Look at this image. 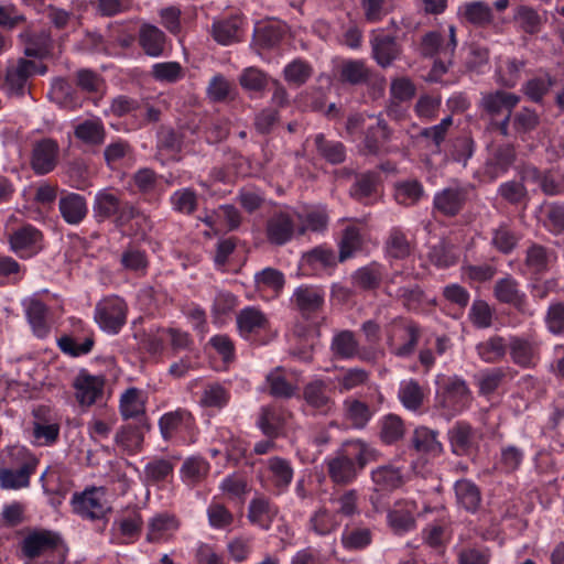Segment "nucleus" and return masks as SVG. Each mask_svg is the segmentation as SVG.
Instances as JSON below:
<instances>
[{"label": "nucleus", "mask_w": 564, "mask_h": 564, "mask_svg": "<svg viewBox=\"0 0 564 564\" xmlns=\"http://www.w3.org/2000/svg\"><path fill=\"white\" fill-rule=\"evenodd\" d=\"M376 451L361 440L345 442L334 457L327 460V471L336 484H348L371 460Z\"/></svg>", "instance_id": "1"}, {"label": "nucleus", "mask_w": 564, "mask_h": 564, "mask_svg": "<svg viewBox=\"0 0 564 564\" xmlns=\"http://www.w3.org/2000/svg\"><path fill=\"white\" fill-rule=\"evenodd\" d=\"M471 401L470 391L466 382L458 377L443 378L436 392L437 404L456 414L466 409Z\"/></svg>", "instance_id": "2"}, {"label": "nucleus", "mask_w": 564, "mask_h": 564, "mask_svg": "<svg viewBox=\"0 0 564 564\" xmlns=\"http://www.w3.org/2000/svg\"><path fill=\"white\" fill-rule=\"evenodd\" d=\"M73 511L84 519L96 520L104 518L110 506L104 488H89L72 497Z\"/></svg>", "instance_id": "3"}, {"label": "nucleus", "mask_w": 564, "mask_h": 564, "mask_svg": "<svg viewBox=\"0 0 564 564\" xmlns=\"http://www.w3.org/2000/svg\"><path fill=\"white\" fill-rule=\"evenodd\" d=\"M128 307L119 296L102 299L95 310V321L105 332L116 334L126 324Z\"/></svg>", "instance_id": "4"}, {"label": "nucleus", "mask_w": 564, "mask_h": 564, "mask_svg": "<svg viewBox=\"0 0 564 564\" xmlns=\"http://www.w3.org/2000/svg\"><path fill=\"white\" fill-rule=\"evenodd\" d=\"M94 210L100 218L115 217L119 226L139 217L138 212L131 205L123 204L115 193L107 189L100 191L96 195Z\"/></svg>", "instance_id": "5"}, {"label": "nucleus", "mask_w": 564, "mask_h": 564, "mask_svg": "<svg viewBox=\"0 0 564 564\" xmlns=\"http://www.w3.org/2000/svg\"><path fill=\"white\" fill-rule=\"evenodd\" d=\"M300 220V212L291 208L274 214L267 226L269 240L275 245L288 242L297 232V221Z\"/></svg>", "instance_id": "6"}, {"label": "nucleus", "mask_w": 564, "mask_h": 564, "mask_svg": "<svg viewBox=\"0 0 564 564\" xmlns=\"http://www.w3.org/2000/svg\"><path fill=\"white\" fill-rule=\"evenodd\" d=\"M178 528L180 521L175 516L156 513L148 521L145 539L150 543H165L175 535Z\"/></svg>", "instance_id": "7"}, {"label": "nucleus", "mask_w": 564, "mask_h": 564, "mask_svg": "<svg viewBox=\"0 0 564 564\" xmlns=\"http://www.w3.org/2000/svg\"><path fill=\"white\" fill-rule=\"evenodd\" d=\"M39 70L33 61L19 59L7 69L3 88L10 95L21 96L24 94L28 78Z\"/></svg>", "instance_id": "8"}, {"label": "nucleus", "mask_w": 564, "mask_h": 564, "mask_svg": "<svg viewBox=\"0 0 564 564\" xmlns=\"http://www.w3.org/2000/svg\"><path fill=\"white\" fill-rule=\"evenodd\" d=\"M494 293L499 302L510 304L521 313L533 314L527 306L525 294L520 291L519 283L512 276L498 280Z\"/></svg>", "instance_id": "9"}, {"label": "nucleus", "mask_w": 564, "mask_h": 564, "mask_svg": "<svg viewBox=\"0 0 564 564\" xmlns=\"http://www.w3.org/2000/svg\"><path fill=\"white\" fill-rule=\"evenodd\" d=\"M37 458L28 455L19 469L4 468L0 471V485L4 489L18 490L26 488L30 484V477L34 474L37 466Z\"/></svg>", "instance_id": "10"}, {"label": "nucleus", "mask_w": 564, "mask_h": 564, "mask_svg": "<svg viewBox=\"0 0 564 564\" xmlns=\"http://www.w3.org/2000/svg\"><path fill=\"white\" fill-rule=\"evenodd\" d=\"M303 398L308 406L322 414H328L335 408V401L329 395V388L323 380L307 383L303 390Z\"/></svg>", "instance_id": "11"}, {"label": "nucleus", "mask_w": 564, "mask_h": 564, "mask_svg": "<svg viewBox=\"0 0 564 564\" xmlns=\"http://www.w3.org/2000/svg\"><path fill=\"white\" fill-rule=\"evenodd\" d=\"M41 232L31 226H25L10 236L11 249L22 258H29L41 249Z\"/></svg>", "instance_id": "12"}, {"label": "nucleus", "mask_w": 564, "mask_h": 564, "mask_svg": "<svg viewBox=\"0 0 564 564\" xmlns=\"http://www.w3.org/2000/svg\"><path fill=\"white\" fill-rule=\"evenodd\" d=\"M419 337L420 332L415 324H397L393 328V335L390 337V344L393 352L401 357L410 355L414 350Z\"/></svg>", "instance_id": "13"}, {"label": "nucleus", "mask_w": 564, "mask_h": 564, "mask_svg": "<svg viewBox=\"0 0 564 564\" xmlns=\"http://www.w3.org/2000/svg\"><path fill=\"white\" fill-rule=\"evenodd\" d=\"M58 145L51 139L37 142L32 151L31 165L35 173L46 174L51 172L57 161Z\"/></svg>", "instance_id": "14"}, {"label": "nucleus", "mask_w": 564, "mask_h": 564, "mask_svg": "<svg viewBox=\"0 0 564 564\" xmlns=\"http://www.w3.org/2000/svg\"><path fill=\"white\" fill-rule=\"evenodd\" d=\"M73 386L77 401L82 405L88 406L100 398L104 389V380L100 377L82 372L76 377Z\"/></svg>", "instance_id": "15"}, {"label": "nucleus", "mask_w": 564, "mask_h": 564, "mask_svg": "<svg viewBox=\"0 0 564 564\" xmlns=\"http://www.w3.org/2000/svg\"><path fill=\"white\" fill-rule=\"evenodd\" d=\"M292 302L304 316L318 312L324 304V292L317 286H299L292 296Z\"/></svg>", "instance_id": "16"}, {"label": "nucleus", "mask_w": 564, "mask_h": 564, "mask_svg": "<svg viewBox=\"0 0 564 564\" xmlns=\"http://www.w3.org/2000/svg\"><path fill=\"white\" fill-rule=\"evenodd\" d=\"M58 542L59 539L56 534L50 531H37L23 540L22 549L28 557L34 558L53 551Z\"/></svg>", "instance_id": "17"}, {"label": "nucleus", "mask_w": 564, "mask_h": 564, "mask_svg": "<svg viewBox=\"0 0 564 564\" xmlns=\"http://www.w3.org/2000/svg\"><path fill=\"white\" fill-rule=\"evenodd\" d=\"M58 207L63 219L69 225L82 223L88 212L85 198L76 193H68L62 196Z\"/></svg>", "instance_id": "18"}, {"label": "nucleus", "mask_w": 564, "mask_h": 564, "mask_svg": "<svg viewBox=\"0 0 564 564\" xmlns=\"http://www.w3.org/2000/svg\"><path fill=\"white\" fill-rule=\"evenodd\" d=\"M416 505L413 500L398 501L389 512L388 519L392 530L397 533H403L414 528L413 513Z\"/></svg>", "instance_id": "19"}, {"label": "nucleus", "mask_w": 564, "mask_h": 564, "mask_svg": "<svg viewBox=\"0 0 564 564\" xmlns=\"http://www.w3.org/2000/svg\"><path fill=\"white\" fill-rule=\"evenodd\" d=\"M520 101L519 96L512 93L497 90L485 94L481 98V107L491 116L501 115L503 111L510 113Z\"/></svg>", "instance_id": "20"}, {"label": "nucleus", "mask_w": 564, "mask_h": 564, "mask_svg": "<svg viewBox=\"0 0 564 564\" xmlns=\"http://www.w3.org/2000/svg\"><path fill=\"white\" fill-rule=\"evenodd\" d=\"M448 435L453 452L458 455L468 454L477 443V434L467 423H457Z\"/></svg>", "instance_id": "21"}, {"label": "nucleus", "mask_w": 564, "mask_h": 564, "mask_svg": "<svg viewBox=\"0 0 564 564\" xmlns=\"http://www.w3.org/2000/svg\"><path fill=\"white\" fill-rule=\"evenodd\" d=\"M343 415L352 427L362 429L370 421L372 412L365 402L355 398H347L343 402Z\"/></svg>", "instance_id": "22"}, {"label": "nucleus", "mask_w": 564, "mask_h": 564, "mask_svg": "<svg viewBox=\"0 0 564 564\" xmlns=\"http://www.w3.org/2000/svg\"><path fill=\"white\" fill-rule=\"evenodd\" d=\"M140 45L149 56H160L165 47V35L156 26L143 24L139 33Z\"/></svg>", "instance_id": "23"}, {"label": "nucleus", "mask_w": 564, "mask_h": 564, "mask_svg": "<svg viewBox=\"0 0 564 564\" xmlns=\"http://www.w3.org/2000/svg\"><path fill=\"white\" fill-rule=\"evenodd\" d=\"M159 425L163 437L167 440L181 429H189L193 425V416L188 411L178 409L165 413L160 419Z\"/></svg>", "instance_id": "24"}, {"label": "nucleus", "mask_w": 564, "mask_h": 564, "mask_svg": "<svg viewBox=\"0 0 564 564\" xmlns=\"http://www.w3.org/2000/svg\"><path fill=\"white\" fill-rule=\"evenodd\" d=\"M340 524L337 513L325 506L319 507L310 518L308 528L315 534L327 535L334 532Z\"/></svg>", "instance_id": "25"}, {"label": "nucleus", "mask_w": 564, "mask_h": 564, "mask_svg": "<svg viewBox=\"0 0 564 564\" xmlns=\"http://www.w3.org/2000/svg\"><path fill=\"white\" fill-rule=\"evenodd\" d=\"M458 14L467 22L478 26L490 24L494 20L491 8L482 1H471L462 4L458 9Z\"/></svg>", "instance_id": "26"}, {"label": "nucleus", "mask_w": 564, "mask_h": 564, "mask_svg": "<svg viewBox=\"0 0 564 564\" xmlns=\"http://www.w3.org/2000/svg\"><path fill=\"white\" fill-rule=\"evenodd\" d=\"M276 514L275 508L263 497H257L251 500L248 518L260 528L268 529Z\"/></svg>", "instance_id": "27"}, {"label": "nucleus", "mask_w": 564, "mask_h": 564, "mask_svg": "<svg viewBox=\"0 0 564 564\" xmlns=\"http://www.w3.org/2000/svg\"><path fill=\"white\" fill-rule=\"evenodd\" d=\"M455 28L449 26V40L444 44L443 39L437 32L426 34L422 41V50L426 55L435 53H443L445 56H451L456 47Z\"/></svg>", "instance_id": "28"}, {"label": "nucleus", "mask_w": 564, "mask_h": 564, "mask_svg": "<svg viewBox=\"0 0 564 564\" xmlns=\"http://www.w3.org/2000/svg\"><path fill=\"white\" fill-rule=\"evenodd\" d=\"M424 196V188L416 180H405L395 183L394 199L403 206H413Z\"/></svg>", "instance_id": "29"}, {"label": "nucleus", "mask_w": 564, "mask_h": 564, "mask_svg": "<svg viewBox=\"0 0 564 564\" xmlns=\"http://www.w3.org/2000/svg\"><path fill=\"white\" fill-rule=\"evenodd\" d=\"M412 442L417 452L431 457L438 456L443 451L436 432L426 427H417L414 431Z\"/></svg>", "instance_id": "30"}, {"label": "nucleus", "mask_w": 564, "mask_h": 564, "mask_svg": "<svg viewBox=\"0 0 564 564\" xmlns=\"http://www.w3.org/2000/svg\"><path fill=\"white\" fill-rule=\"evenodd\" d=\"M269 479L279 491L286 488L293 478V468L290 463L280 457L268 460Z\"/></svg>", "instance_id": "31"}, {"label": "nucleus", "mask_w": 564, "mask_h": 564, "mask_svg": "<svg viewBox=\"0 0 564 564\" xmlns=\"http://www.w3.org/2000/svg\"><path fill=\"white\" fill-rule=\"evenodd\" d=\"M241 20L230 18L213 24V37L221 45H229L240 40Z\"/></svg>", "instance_id": "32"}, {"label": "nucleus", "mask_w": 564, "mask_h": 564, "mask_svg": "<svg viewBox=\"0 0 564 564\" xmlns=\"http://www.w3.org/2000/svg\"><path fill=\"white\" fill-rule=\"evenodd\" d=\"M371 44L373 57L382 67L389 66L399 54L398 45L390 36L376 35Z\"/></svg>", "instance_id": "33"}, {"label": "nucleus", "mask_w": 564, "mask_h": 564, "mask_svg": "<svg viewBox=\"0 0 564 564\" xmlns=\"http://www.w3.org/2000/svg\"><path fill=\"white\" fill-rule=\"evenodd\" d=\"M301 220L297 221V232L304 235L307 231H322L327 227L328 216L324 208H310L300 212Z\"/></svg>", "instance_id": "34"}, {"label": "nucleus", "mask_w": 564, "mask_h": 564, "mask_svg": "<svg viewBox=\"0 0 564 564\" xmlns=\"http://www.w3.org/2000/svg\"><path fill=\"white\" fill-rule=\"evenodd\" d=\"M456 500L467 511L474 512L480 505V491L475 484L469 480H458L455 485Z\"/></svg>", "instance_id": "35"}, {"label": "nucleus", "mask_w": 564, "mask_h": 564, "mask_svg": "<svg viewBox=\"0 0 564 564\" xmlns=\"http://www.w3.org/2000/svg\"><path fill=\"white\" fill-rule=\"evenodd\" d=\"M465 200L460 188H446L434 198L435 208L445 215H455Z\"/></svg>", "instance_id": "36"}, {"label": "nucleus", "mask_w": 564, "mask_h": 564, "mask_svg": "<svg viewBox=\"0 0 564 564\" xmlns=\"http://www.w3.org/2000/svg\"><path fill=\"white\" fill-rule=\"evenodd\" d=\"M120 413L124 419L144 413V397L137 388L127 389L120 397Z\"/></svg>", "instance_id": "37"}, {"label": "nucleus", "mask_w": 564, "mask_h": 564, "mask_svg": "<svg viewBox=\"0 0 564 564\" xmlns=\"http://www.w3.org/2000/svg\"><path fill=\"white\" fill-rule=\"evenodd\" d=\"M75 137L88 144H100L105 140V128L100 119L85 120L75 128Z\"/></svg>", "instance_id": "38"}, {"label": "nucleus", "mask_w": 564, "mask_h": 564, "mask_svg": "<svg viewBox=\"0 0 564 564\" xmlns=\"http://www.w3.org/2000/svg\"><path fill=\"white\" fill-rule=\"evenodd\" d=\"M257 288L260 292H269L270 296H276L284 286L283 274L272 268H265L256 275Z\"/></svg>", "instance_id": "39"}, {"label": "nucleus", "mask_w": 564, "mask_h": 564, "mask_svg": "<svg viewBox=\"0 0 564 564\" xmlns=\"http://www.w3.org/2000/svg\"><path fill=\"white\" fill-rule=\"evenodd\" d=\"M26 315L29 318L30 324L32 325L33 332L42 337L47 333V325H46V307L45 305L35 300V299H29L24 303Z\"/></svg>", "instance_id": "40"}, {"label": "nucleus", "mask_w": 564, "mask_h": 564, "mask_svg": "<svg viewBox=\"0 0 564 564\" xmlns=\"http://www.w3.org/2000/svg\"><path fill=\"white\" fill-rule=\"evenodd\" d=\"M510 355L516 364L528 367L535 361L536 347L525 339L513 338L510 343Z\"/></svg>", "instance_id": "41"}, {"label": "nucleus", "mask_w": 564, "mask_h": 564, "mask_svg": "<svg viewBox=\"0 0 564 564\" xmlns=\"http://www.w3.org/2000/svg\"><path fill=\"white\" fill-rule=\"evenodd\" d=\"M237 324L242 334H250L267 325L264 314L254 307L243 308L237 316Z\"/></svg>", "instance_id": "42"}, {"label": "nucleus", "mask_w": 564, "mask_h": 564, "mask_svg": "<svg viewBox=\"0 0 564 564\" xmlns=\"http://www.w3.org/2000/svg\"><path fill=\"white\" fill-rule=\"evenodd\" d=\"M516 153L511 145H503L498 148L487 164V172L491 176L497 177L512 164Z\"/></svg>", "instance_id": "43"}, {"label": "nucleus", "mask_w": 564, "mask_h": 564, "mask_svg": "<svg viewBox=\"0 0 564 564\" xmlns=\"http://www.w3.org/2000/svg\"><path fill=\"white\" fill-rule=\"evenodd\" d=\"M524 61L517 58H507L500 62L497 68L498 82L507 87H513L520 78V73L524 67Z\"/></svg>", "instance_id": "44"}, {"label": "nucleus", "mask_w": 564, "mask_h": 564, "mask_svg": "<svg viewBox=\"0 0 564 564\" xmlns=\"http://www.w3.org/2000/svg\"><path fill=\"white\" fill-rule=\"evenodd\" d=\"M155 339L158 344L151 346L154 352L161 349L163 343H170L175 350L186 349L191 345L188 335L174 328L158 330Z\"/></svg>", "instance_id": "45"}, {"label": "nucleus", "mask_w": 564, "mask_h": 564, "mask_svg": "<svg viewBox=\"0 0 564 564\" xmlns=\"http://www.w3.org/2000/svg\"><path fill=\"white\" fill-rule=\"evenodd\" d=\"M513 19L518 26L529 34L538 33L543 23L541 15L532 8L525 6L517 8Z\"/></svg>", "instance_id": "46"}, {"label": "nucleus", "mask_w": 564, "mask_h": 564, "mask_svg": "<svg viewBox=\"0 0 564 564\" xmlns=\"http://www.w3.org/2000/svg\"><path fill=\"white\" fill-rule=\"evenodd\" d=\"M209 471V465L206 460L197 457L186 459L182 466V479L189 485L202 481Z\"/></svg>", "instance_id": "47"}, {"label": "nucleus", "mask_w": 564, "mask_h": 564, "mask_svg": "<svg viewBox=\"0 0 564 564\" xmlns=\"http://www.w3.org/2000/svg\"><path fill=\"white\" fill-rule=\"evenodd\" d=\"M372 480L379 490H392L401 486L402 476L398 468L381 466L372 471Z\"/></svg>", "instance_id": "48"}, {"label": "nucleus", "mask_w": 564, "mask_h": 564, "mask_svg": "<svg viewBox=\"0 0 564 564\" xmlns=\"http://www.w3.org/2000/svg\"><path fill=\"white\" fill-rule=\"evenodd\" d=\"M399 399L406 409L414 411L422 405L424 393L416 381L408 380L400 386Z\"/></svg>", "instance_id": "49"}, {"label": "nucleus", "mask_w": 564, "mask_h": 564, "mask_svg": "<svg viewBox=\"0 0 564 564\" xmlns=\"http://www.w3.org/2000/svg\"><path fill=\"white\" fill-rule=\"evenodd\" d=\"M468 318L475 327L488 328L492 325L494 310L487 302L476 300L470 306Z\"/></svg>", "instance_id": "50"}, {"label": "nucleus", "mask_w": 564, "mask_h": 564, "mask_svg": "<svg viewBox=\"0 0 564 564\" xmlns=\"http://www.w3.org/2000/svg\"><path fill=\"white\" fill-rule=\"evenodd\" d=\"M477 351L479 357L486 362H495L505 356L506 344L501 337H491L478 344Z\"/></svg>", "instance_id": "51"}, {"label": "nucleus", "mask_w": 564, "mask_h": 564, "mask_svg": "<svg viewBox=\"0 0 564 564\" xmlns=\"http://www.w3.org/2000/svg\"><path fill=\"white\" fill-rule=\"evenodd\" d=\"M151 73L154 79L162 83H175L184 76L183 67L177 62L156 63Z\"/></svg>", "instance_id": "52"}, {"label": "nucleus", "mask_w": 564, "mask_h": 564, "mask_svg": "<svg viewBox=\"0 0 564 564\" xmlns=\"http://www.w3.org/2000/svg\"><path fill=\"white\" fill-rule=\"evenodd\" d=\"M94 346V339L89 336L78 339L70 336H64L58 339L61 350L72 357H78L88 354Z\"/></svg>", "instance_id": "53"}, {"label": "nucleus", "mask_w": 564, "mask_h": 564, "mask_svg": "<svg viewBox=\"0 0 564 564\" xmlns=\"http://www.w3.org/2000/svg\"><path fill=\"white\" fill-rule=\"evenodd\" d=\"M312 67L302 59H295L284 68V78L289 84L301 86L311 77Z\"/></svg>", "instance_id": "54"}, {"label": "nucleus", "mask_w": 564, "mask_h": 564, "mask_svg": "<svg viewBox=\"0 0 564 564\" xmlns=\"http://www.w3.org/2000/svg\"><path fill=\"white\" fill-rule=\"evenodd\" d=\"M369 375L364 369L351 368L337 377L338 391L340 393L356 389L368 381Z\"/></svg>", "instance_id": "55"}, {"label": "nucleus", "mask_w": 564, "mask_h": 564, "mask_svg": "<svg viewBox=\"0 0 564 564\" xmlns=\"http://www.w3.org/2000/svg\"><path fill=\"white\" fill-rule=\"evenodd\" d=\"M404 435V426L397 415H387L381 421L380 437L387 444H392Z\"/></svg>", "instance_id": "56"}, {"label": "nucleus", "mask_w": 564, "mask_h": 564, "mask_svg": "<svg viewBox=\"0 0 564 564\" xmlns=\"http://www.w3.org/2000/svg\"><path fill=\"white\" fill-rule=\"evenodd\" d=\"M429 258L436 267L447 268L456 263L458 254L452 246L440 242L430 250Z\"/></svg>", "instance_id": "57"}, {"label": "nucleus", "mask_w": 564, "mask_h": 564, "mask_svg": "<svg viewBox=\"0 0 564 564\" xmlns=\"http://www.w3.org/2000/svg\"><path fill=\"white\" fill-rule=\"evenodd\" d=\"M267 382L270 393L279 398H290L293 395L295 388L289 383L281 369H275L267 376Z\"/></svg>", "instance_id": "58"}, {"label": "nucleus", "mask_w": 564, "mask_h": 564, "mask_svg": "<svg viewBox=\"0 0 564 564\" xmlns=\"http://www.w3.org/2000/svg\"><path fill=\"white\" fill-rule=\"evenodd\" d=\"M387 253L389 258L395 260H403L410 256L411 247L402 232H391L387 241Z\"/></svg>", "instance_id": "59"}, {"label": "nucleus", "mask_w": 564, "mask_h": 564, "mask_svg": "<svg viewBox=\"0 0 564 564\" xmlns=\"http://www.w3.org/2000/svg\"><path fill=\"white\" fill-rule=\"evenodd\" d=\"M357 341L352 333L345 330L336 335L332 343L335 355L341 358H350L357 352Z\"/></svg>", "instance_id": "60"}, {"label": "nucleus", "mask_w": 564, "mask_h": 564, "mask_svg": "<svg viewBox=\"0 0 564 564\" xmlns=\"http://www.w3.org/2000/svg\"><path fill=\"white\" fill-rule=\"evenodd\" d=\"M552 256L541 246H532L527 251L525 263L533 272H542L549 268Z\"/></svg>", "instance_id": "61"}, {"label": "nucleus", "mask_w": 564, "mask_h": 564, "mask_svg": "<svg viewBox=\"0 0 564 564\" xmlns=\"http://www.w3.org/2000/svg\"><path fill=\"white\" fill-rule=\"evenodd\" d=\"M371 533L368 529L345 530L341 535V543L347 550H360L369 545Z\"/></svg>", "instance_id": "62"}, {"label": "nucleus", "mask_w": 564, "mask_h": 564, "mask_svg": "<svg viewBox=\"0 0 564 564\" xmlns=\"http://www.w3.org/2000/svg\"><path fill=\"white\" fill-rule=\"evenodd\" d=\"M318 152L332 163H340L345 159V150L339 142H328L322 134L315 137Z\"/></svg>", "instance_id": "63"}, {"label": "nucleus", "mask_w": 564, "mask_h": 564, "mask_svg": "<svg viewBox=\"0 0 564 564\" xmlns=\"http://www.w3.org/2000/svg\"><path fill=\"white\" fill-rule=\"evenodd\" d=\"M283 423L284 419L278 410L273 408H265L262 410L259 424L264 434L270 436L278 434Z\"/></svg>", "instance_id": "64"}]
</instances>
